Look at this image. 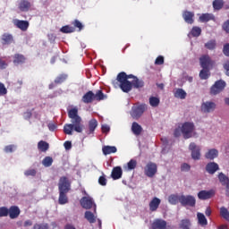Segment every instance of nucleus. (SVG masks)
Wrapping results in <instances>:
<instances>
[{"label":"nucleus","mask_w":229,"mask_h":229,"mask_svg":"<svg viewBox=\"0 0 229 229\" xmlns=\"http://www.w3.org/2000/svg\"><path fill=\"white\" fill-rule=\"evenodd\" d=\"M157 171H158V167L153 162L148 163L144 168V174L148 178H153L157 174Z\"/></svg>","instance_id":"7"},{"label":"nucleus","mask_w":229,"mask_h":229,"mask_svg":"<svg viewBox=\"0 0 229 229\" xmlns=\"http://www.w3.org/2000/svg\"><path fill=\"white\" fill-rule=\"evenodd\" d=\"M101 130H102L103 133H108V131H110V126L102 125Z\"/></svg>","instance_id":"60"},{"label":"nucleus","mask_w":229,"mask_h":229,"mask_svg":"<svg viewBox=\"0 0 229 229\" xmlns=\"http://www.w3.org/2000/svg\"><path fill=\"white\" fill-rule=\"evenodd\" d=\"M98 183L99 185H102V187H105L107 183L106 177H105V175H101L98 178Z\"/></svg>","instance_id":"52"},{"label":"nucleus","mask_w":229,"mask_h":229,"mask_svg":"<svg viewBox=\"0 0 229 229\" xmlns=\"http://www.w3.org/2000/svg\"><path fill=\"white\" fill-rule=\"evenodd\" d=\"M148 102L150 106H152L153 108H157V106H158V105H160V98H157V97H150L148 98Z\"/></svg>","instance_id":"38"},{"label":"nucleus","mask_w":229,"mask_h":229,"mask_svg":"<svg viewBox=\"0 0 229 229\" xmlns=\"http://www.w3.org/2000/svg\"><path fill=\"white\" fill-rule=\"evenodd\" d=\"M103 155H112V153H117V148L114 146H104L102 148Z\"/></svg>","instance_id":"29"},{"label":"nucleus","mask_w":229,"mask_h":229,"mask_svg":"<svg viewBox=\"0 0 229 229\" xmlns=\"http://www.w3.org/2000/svg\"><path fill=\"white\" fill-rule=\"evenodd\" d=\"M150 229H167V222L162 218H157L151 224Z\"/></svg>","instance_id":"12"},{"label":"nucleus","mask_w":229,"mask_h":229,"mask_svg":"<svg viewBox=\"0 0 229 229\" xmlns=\"http://www.w3.org/2000/svg\"><path fill=\"white\" fill-rule=\"evenodd\" d=\"M58 191H59V205H66L69 203V197H67V193L71 191V181L69 178L65 176H62L59 179L58 182Z\"/></svg>","instance_id":"3"},{"label":"nucleus","mask_w":229,"mask_h":229,"mask_svg":"<svg viewBox=\"0 0 229 229\" xmlns=\"http://www.w3.org/2000/svg\"><path fill=\"white\" fill-rule=\"evenodd\" d=\"M226 87L225 81H216L215 84L210 88L211 96H217L220 92H223Z\"/></svg>","instance_id":"5"},{"label":"nucleus","mask_w":229,"mask_h":229,"mask_svg":"<svg viewBox=\"0 0 229 229\" xmlns=\"http://www.w3.org/2000/svg\"><path fill=\"white\" fill-rule=\"evenodd\" d=\"M72 25L74 26L73 28H78L79 31H81V30H83V24L79 20L73 21Z\"/></svg>","instance_id":"50"},{"label":"nucleus","mask_w":229,"mask_h":229,"mask_svg":"<svg viewBox=\"0 0 229 229\" xmlns=\"http://www.w3.org/2000/svg\"><path fill=\"white\" fill-rule=\"evenodd\" d=\"M13 24L21 31H28L30 28V21L24 20H14Z\"/></svg>","instance_id":"13"},{"label":"nucleus","mask_w":229,"mask_h":229,"mask_svg":"<svg viewBox=\"0 0 229 229\" xmlns=\"http://www.w3.org/2000/svg\"><path fill=\"white\" fill-rule=\"evenodd\" d=\"M200 22H208L210 21H216V16L212 13H202L199 18Z\"/></svg>","instance_id":"26"},{"label":"nucleus","mask_w":229,"mask_h":229,"mask_svg":"<svg viewBox=\"0 0 229 229\" xmlns=\"http://www.w3.org/2000/svg\"><path fill=\"white\" fill-rule=\"evenodd\" d=\"M223 30L226 32L229 33V20H227L223 24Z\"/></svg>","instance_id":"59"},{"label":"nucleus","mask_w":229,"mask_h":229,"mask_svg":"<svg viewBox=\"0 0 229 229\" xmlns=\"http://www.w3.org/2000/svg\"><path fill=\"white\" fill-rule=\"evenodd\" d=\"M220 216L223 217V219H225V221H229V211L228 208L225 207L220 208Z\"/></svg>","instance_id":"41"},{"label":"nucleus","mask_w":229,"mask_h":229,"mask_svg":"<svg viewBox=\"0 0 229 229\" xmlns=\"http://www.w3.org/2000/svg\"><path fill=\"white\" fill-rule=\"evenodd\" d=\"M199 62L202 69H208L210 65L214 64V61L208 55H202L199 58Z\"/></svg>","instance_id":"14"},{"label":"nucleus","mask_w":229,"mask_h":229,"mask_svg":"<svg viewBox=\"0 0 229 229\" xmlns=\"http://www.w3.org/2000/svg\"><path fill=\"white\" fill-rule=\"evenodd\" d=\"M93 99L94 101H103L104 99H106V95L103 93V90L98 89L94 94Z\"/></svg>","instance_id":"32"},{"label":"nucleus","mask_w":229,"mask_h":229,"mask_svg":"<svg viewBox=\"0 0 229 229\" xmlns=\"http://www.w3.org/2000/svg\"><path fill=\"white\" fill-rule=\"evenodd\" d=\"M225 6V2L223 0H214L213 8L214 10H221Z\"/></svg>","instance_id":"44"},{"label":"nucleus","mask_w":229,"mask_h":229,"mask_svg":"<svg viewBox=\"0 0 229 229\" xmlns=\"http://www.w3.org/2000/svg\"><path fill=\"white\" fill-rule=\"evenodd\" d=\"M191 226V220L189 219H182L180 224V228L182 229H189Z\"/></svg>","instance_id":"47"},{"label":"nucleus","mask_w":229,"mask_h":229,"mask_svg":"<svg viewBox=\"0 0 229 229\" xmlns=\"http://www.w3.org/2000/svg\"><path fill=\"white\" fill-rule=\"evenodd\" d=\"M224 69L229 72V61H226L225 64H224Z\"/></svg>","instance_id":"64"},{"label":"nucleus","mask_w":229,"mask_h":229,"mask_svg":"<svg viewBox=\"0 0 229 229\" xmlns=\"http://www.w3.org/2000/svg\"><path fill=\"white\" fill-rule=\"evenodd\" d=\"M181 131L183 139H191L192 137V132L194 131V123L185 122L181 128Z\"/></svg>","instance_id":"4"},{"label":"nucleus","mask_w":229,"mask_h":229,"mask_svg":"<svg viewBox=\"0 0 229 229\" xmlns=\"http://www.w3.org/2000/svg\"><path fill=\"white\" fill-rule=\"evenodd\" d=\"M189 149L191 151V157L193 160H199L201 158V148L196 145V143H190Z\"/></svg>","instance_id":"9"},{"label":"nucleus","mask_w":229,"mask_h":229,"mask_svg":"<svg viewBox=\"0 0 229 229\" xmlns=\"http://www.w3.org/2000/svg\"><path fill=\"white\" fill-rule=\"evenodd\" d=\"M64 149H66V151H69V149L72 148V143L67 140L64 143Z\"/></svg>","instance_id":"58"},{"label":"nucleus","mask_w":229,"mask_h":229,"mask_svg":"<svg viewBox=\"0 0 229 229\" xmlns=\"http://www.w3.org/2000/svg\"><path fill=\"white\" fill-rule=\"evenodd\" d=\"M13 62L14 65H22V64H26V56L21 54H15Z\"/></svg>","instance_id":"25"},{"label":"nucleus","mask_w":229,"mask_h":229,"mask_svg":"<svg viewBox=\"0 0 229 229\" xmlns=\"http://www.w3.org/2000/svg\"><path fill=\"white\" fill-rule=\"evenodd\" d=\"M146 108L147 106L144 104L132 107L131 117H133V119L140 118L142 114L146 112Z\"/></svg>","instance_id":"10"},{"label":"nucleus","mask_w":229,"mask_h":229,"mask_svg":"<svg viewBox=\"0 0 229 229\" xmlns=\"http://www.w3.org/2000/svg\"><path fill=\"white\" fill-rule=\"evenodd\" d=\"M182 18L187 24H194V12L184 11L182 13Z\"/></svg>","instance_id":"21"},{"label":"nucleus","mask_w":229,"mask_h":229,"mask_svg":"<svg viewBox=\"0 0 229 229\" xmlns=\"http://www.w3.org/2000/svg\"><path fill=\"white\" fill-rule=\"evenodd\" d=\"M68 78V75L65 73H62L59 76H57L55 80V83H56V85H60L62 83H64V81H65Z\"/></svg>","instance_id":"43"},{"label":"nucleus","mask_w":229,"mask_h":229,"mask_svg":"<svg viewBox=\"0 0 229 229\" xmlns=\"http://www.w3.org/2000/svg\"><path fill=\"white\" fill-rule=\"evenodd\" d=\"M218 180L224 187H225L226 185H229V178L225 174L223 173L218 174Z\"/></svg>","instance_id":"36"},{"label":"nucleus","mask_w":229,"mask_h":229,"mask_svg":"<svg viewBox=\"0 0 229 229\" xmlns=\"http://www.w3.org/2000/svg\"><path fill=\"white\" fill-rule=\"evenodd\" d=\"M89 131H87V135H92L94 131H96V128H98V120L96 118H93L89 121L88 123Z\"/></svg>","instance_id":"24"},{"label":"nucleus","mask_w":229,"mask_h":229,"mask_svg":"<svg viewBox=\"0 0 229 229\" xmlns=\"http://www.w3.org/2000/svg\"><path fill=\"white\" fill-rule=\"evenodd\" d=\"M217 157H219V151L216 148H211L205 154V157L208 160H214V158H217Z\"/></svg>","instance_id":"27"},{"label":"nucleus","mask_w":229,"mask_h":229,"mask_svg":"<svg viewBox=\"0 0 229 229\" xmlns=\"http://www.w3.org/2000/svg\"><path fill=\"white\" fill-rule=\"evenodd\" d=\"M201 110L204 114H210V112H214L216 110V103L214 102H204L201 105Z\"/></svg>","instance_id":"15"},{"label":"nucleus","mask_w":229,"mask_h":229,"mask_svg":"<svg viewBox=\"0 0 229 229\" xmlns=\"http://www.w3.org/2000/svg\"><path fill=\"white\" fill-rule=\"evenodd\" d=\"M156 65H164V56L158 55L155 61Z\"/></svg>","instance_id":"54"},{"label":"nucleus","mask_w":229,"mask_h":229,"mask_svg":"<svg viewBox=\"0 0 229 229\" xmlns=\"http://www.w3.org/2000/svg\"><path fill=\"white\" fill-rule=\"evenodd\" d=\"M160 203H162V200L154 197L148 204L150 212H157V210H158V207H160Z\"/></svg>","instance_id":"18"},{"label":"nucleus","mask_w":229,"mask_h":229,"mask_svg":"<svg viewBox=\"0 0 229 229\" xmlns=\"http://www.w3.org/2000/svg\"><path fill=\"white\" fill-rule=\"evenodd\" d=\"M1 44L2 46H10V44H13V36L9 33H4L1 37Z\"/></svg>","instance_id":"19"},{"label":"nucleus","mask_w":229,"mask_h":229,"mask_svg":"<svg viewBox=\"0 0 229 229\" xmlns=\"http://www.w3.org/2000/svg\"><path fill=\"white\" fill-rule=\"evenodd\" d=\"M131 89H142L144 87V81L140 80L137 77H134V80L131 81Z\"/></svg>","instance_id":"30"},{"label":"nucleus","mask_w":229,"mask_h":229,"mask_svg":"<svg viewBox=\"0 0 229 229\" xmlns=\"http://www.w3.org/2000/svg\"><path fill=\"white\" fill-rule=\"evenodd\" d=\"M38 149L39 151H42L43 153H46V151H47V149H49V143H47L45 140L38 141Z\"/></svg>","instance_id":"35"},{"label":"nucleus","mask_w":229,"mask_h":229,"mask_svg":"<svg viewBox=\"0 0 229 229\" xmlns=\"http://www.w3.org/2000/svg\"><path fill=\"white\" fill-rule=\"evenodd\" d=\"M180 203L182 207H196V198L192 195H181Z\"/></svg>","instance_id":"6"},{"label":"nucleus","mask_w":229,"mask_h":229,"mask_svg":"<svg viewBox=\"0 0 229 229\" xmlns=\"http://www.w3.org/2000/svg\"><path fill=\"white\" fill-rule=\"evenodd\" d=\"M137 76H134L133 74H126L124 72H121L118 73L115 80L112 81L113 87L114 89H121L123 92L128 93L131 90V81L128 80H135Z\"/></svg>","instance_id":"2"},{"label":"nucleus","mask_w":229,"mask_h":229,"mask_svg":"<svg viewBox=\"0 0 229 229\" xmlns=\"http://www.w3.org/2000/svg\"><path fill=\"white\" fill-rule=\"evenodd\" d=\"M15 148V146L13 145H7L4 147V151L5 153H13V149Z\"/></svg>","instance_id":"53"},{"label":"nucleus","mask_w":229,"mask_h":229,"mask_svg":"<svg viewBox=\"0 0 229 229\" xmlns=\"http://www.w3.org/2000/svg\"><path fill=\"white\" fill-rule=\"evenodd\" d=\"M7 90H6V88L4 87V84L0 83V96H4Z\"/></svg>","instance_id":"57"},{"label":"nucleus","mask_w":229,"mask_h":229,"mask_svg":"<svg viewBox=\"0 0 229 229\" xmlns=\"http://www.w3.org/2000/svg\"><path fill=\"white\" fill-rule=\"evenodd\" d=\"M18 8L20 12H30V10H31V2L28 0H21Z\"/></svg>","instance_id":"20"},{"label":"nucleus","mask_w":229,"mask_h":229,"mask_svg":"<svg viewBox=\"0 0 229 229\" xmlns=\"http://www.w3.org/2000/svg\"><path fill=\"white\" fill-rule=\"evenodd\" d=\"M31 115H33V114L31 113V111H26L24 113V117L25 119H31Z\"/></svg>","instance_id":"63"},{"label":"nucleus","mask_w":229,"mask_h":229,"mask_svg":"<svg viewBox=\"0 0 229 229\" xmlns=\"http://www.w3.org/2000/svg\"><path fill=\"white\" fill-rule=\"evenodd\" d=\"M82 103H85L86 105H89L94 101V92L92 90H89L86 92L81 98Z\"/></svg>","instance_id":"22"},{"label":"nucleus","mask_w":229,"mask_h":229,"mask_svg":"<svg viewBox=\"0 0 229 229\" xmlns=\"http://www.w3.org/2000/svg\"><path fill=\"white\" fill-rule=\"evenodd\" d=\"M210 76V71L208 70V68H203L200 72H199V78L200 80H208V77Z\"/></svg>","instance_id":"39"},{"label":"nucleus","mask_w":229,"mask_h":229,"mask_svg":"<svg viewBox=\"0 0 229 229\" xmlns=\"http://www.w3.org/2000/svg\"><path fill=\"white\" fill-rule=\"evenodd\" d=\"M214 196H216V191L214 190H209V191L202 190L198 193L199 199H201L202 201L210 199L211 198H214Z\"/></svg>","instance_id":"11"},{"label":"nucleus","mask_w":229,"mask_h":229,"mask_svg":"<svg viewBox=\"0 0 229 229\" xmlns=\"http://www.w3.org/2000/svg\"><path fill=\"white\" fill-rule=\"evenodd\" d=\"M181 171H191V165H189L187 163H183L181 165Z\"/></svg>","instance_id":"56"},{"label":"nucleus","mask_w":229,"mask_h":229,"mask_svg":"<svg viewBox=\"0 0 229 229\" xmlns=\"http://www.w3.org/2000/svg\"><path fill=\"white\" fill-rule=\"evenodd\" d=\"M174 96L178 99H185V98H187V92H185L183 89H175Z\"/></svg>","instance_id":"33"},{"label":"nucleus","mask_w":229,"mask_h":229,"mask_svg":"<svg viewBox=\"0 0 229 229\" xmlns=\"http://www.w3.org/2000/svg\"><path fill=\"white\" fill-rule=\"evenodd\" d=\"M111 177L113 180H120V178H123V168H121V166L114 167L111 173Z\"/></svg>","instance_id":"23"},{"label":"nucleus","mask_w":229,"mask_h":229,"mask_svg":"<svg viewBox=\"0 0 229 229\" xmlns=\"http://www.w3.org/2000/svg\"><path fill=\"white\" fill-rule=\"evenodd\" d=\"M181 195L172 194L168 197V201L170 205H178L180 203Z\"/></svg>","instance_id":"37"},{"label":"nucleus","mask_w":229,"mask_h":229,"mask_svg":"<svg viewBox=\"0 0 229 229\" xmlns=\"http://www.w3.org/2000/svg\"><path fill=\"white\" fill-rule=\"evenodd\" d=\"M9 214L8 208L2 207L0 208V217H7Z\"/></svg>","instance_id":"49"},{"label":"nucleus","mask_w":229,"mask_h":229,"mask_svg":"<svg viewBox=\"0 0 229 229\" xmlns=\"http://www.w3.org/2000/svg\"><path fill=\"white\" fill-rule=\"evenodd\" d=\"M97 213H92L91 211H86L84 214L85 219L90 224L96 223V215Z\"/></svg>","instance_id":"34"},{"label":"nucleus","mask_w":229,"mask_h":229,"mask_svg":"<svg viewBox=\"0 0 229 229\" xmlns=\"http://www.w3.org/2000/svg\"><path fill=\"white\" fill-rule=\"evenodd\" d=\"M197 218H198V225L200 226H207L208 225V220H207V217L203 213H197Z\"/></svg>","instance_id":"28"},{"label":"nucleus","mask_w":229,"mask_h":229,"mask_svg":"<svg viewBox=\"0 0 229 229\" xmlns=\"http://www.w3.org/2000/svg\"><path fill=\"white\" fill-rule=\"evenodd\" d=\"M26 176H37V170L35 169H29L24 172Z\"/></svg>","instance_id":"51"},{"label":"nucleus","mask_w":229,"mask_h":229,"mask_svg":"<svg viewBox=\"0 0 229 229\" xmlns=\"http://www.w3.org/2000/svg\"><path fill=\"white\" fill-rule=\"evenodd\" d=\"M131 131L134 135H140L142 133V126L137 122H133L131 125Z\"/></svg>","instance_id":"31"},{"label":"nucleus","mask_w":229,"mask_h":229,"mask_svg":"<svg viewBox=\"0 0 229 229\" xmlns=\"http://www.w3.org/2000/svg\"><path fill=\"white\" fill-rule=\"evenodd\" d=\"M48 129H49L50 131H55L56 130V124L48 123Z\"/></svg>","instance_id":"62"},{"label":"nucleus","mask_w":229,"mask_h":229,"mask_svg":"<svg viewBox=\"0 0 229 229\" xmlns=\"http://www.w3.org/2000/svg\"><path fill=\"white\" fill-rule=\"evenodd\" d=\"M206 171L208 174H216V171H219V165L216 162H209L206 165Z\"/></svg>","instance_id":"17"},{"label":"nucleus","mask_w":229,"mask_h":229,"mask_svg":"<svg viewBox=\"0 0 229 229\" xmlns=\"http://www.w3.org/2000/svg\"><path fill=\"white\" fill-rule=\"evenodd\" d=\"M135 167H137V160L131 159L127 163V166H124V169H126L127 171H133V169H135Z\"/></svg>","instance_id":"40"},{"label":"nucleus","mask_w":229,"mask_h":229,"mask_svg":"<svg viewBox=\"0 0 229 229\" xmlns=\"http://www.w3.org/2000/svg\"><path fill=\"white\" fill-rule=\"evenodd\" d=\"M7 66H8V64H6L5 61L1 60L0 58V69H6Z\"/></svg>","instance_id":"61"},{"label":"nucleus","mask_w":229,"mask_h":229,"mask_svg":"<svg viewBox=\"0 0 229 229\" xmlns=\"http://www.w3.org/2000/svg\"><path fill=\"white\" fill-rule=\"evenodd\" d=\"M216 46H217V44L216 43L215 39H211L205 44L206 49H209V51L216 49Z\"/></svg>","instance_id":"46"},{"label":"nucleus","mask_w":229,"mask_h":229,"mask_svg":"<svg viewBox=\"0 0 229 229\" xmlns=\"http://www.w3.org/2000/svg\"><path fill=\"white\" fill-rule=\"evenodd\" d=\"M42 165H44V167H51L53 165V157H46L42 160Z\"/></svg>","instance_id":"45"},{"label":"nucleus","mask_w":229,"mask_h":229,"mask_svg":"<svg viewBox=\"0 0 229 229\" xmlns=\"http://www.w3.org/2000/svg\"><path fill=\"white\" fill-rule=\"evenodd\" d=\"M8 211H9L8 216H9L10 219H17V217H19V216H21V209L17 206L10 207Z\"/></svg>","instance_id":"16"},{"label":"nucleus","mask_w":229,"mask_h":229,"mask_svg":"<svg viewBox=\"0 0 229 229\" xmlns=\"http://www.w3.org/2000/svg\"><path fill=\"white\" fill-rule=\"evenodd\" d=\"M81 205L82 208H85L86 210H90V208L93 207L94 212L96 214V204L94 203V200L89 197H82L81 199Z\"/></svg>","instance_id":"8"},{"label":"nucleus","mask_w":229,"mask_h":229,"mask_svg":"<svg viewBox=\"0 0 229 229\" xmlns=\"http://www.w3.org/2000/svg\"><path fill=\"white\" fill-rule=\"evenodd\" d=\"M192 37H199L201 35V28L199 27H193L191 31Z\"/></svg>","instance_id":"48"},{"label":"nucleus","mask_w":229,"mask_h":229,"mask_svg":"<svg viewBox=\"0 0 229 229\" xmlns=\"http://www.w3.org/2000/svg\"><path fill=\"white\" fill-rule=\"evenodd\" d=\"M61 33H74L76 31V29L74 27L66 25V26H63L60 29Z\"/></svg>","instance_id":"42"},{"label":"nucleus","mask_w":229,"mask_h":229,"mask_svg":"<svg viewBox=\"0 0 229 229\" xmlns=\"http://www.w3.org/2000/svg\"><path fill=\"white\" fill-rule=\"evenodd\" d=\"M68 117L72 123H66L64 126L65 135H72V130L77 133L83 131V120L78 114V107H73L68 111Z\"/></svg>","instance_id":"1"},{"label":"nucleus","mask_w":229,"mask_h":229,"mask_svg":"<svg viewBox=\"0 0 229 229\" xmlns=\"http://www.w3.org/2000/svg\"><path fill=\"white\" fill-rule=\"evenodd\" d=\"M223 54L225 56H229V43L224 45Z\"/></svg>","instance_id":"55"}]
</instances>
